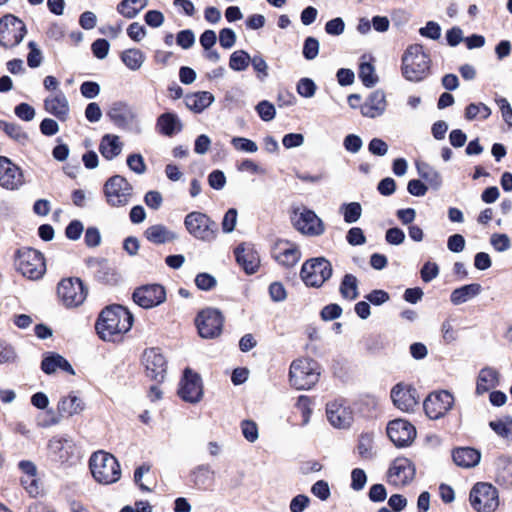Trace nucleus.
<instances>
[{"label": "nucleus", "mask_w": 512, "mask_h": 512, "mask_svg": "<svg viewBox=\"0 0 512 512\" xmlns=\"http://www.w3.org/2000/svg\"><path fill=\"white\" fill-rule=\"evenodd\" d=\"M419 34L432 40H438L441 36V27L437 22L428 21L425 27L419 29Z\"/></svg>", "instance_id": "nucleus-59"}, {"label": "nucleus", "mask_w": 512, "mask_h": 512, "mask_svg": "<svg viewBox=\"0 0 512 512\" xmlns=\"http://www.w3.org/2000/svg\"><path fill=\"white\" fill-rule=\"evenodd\" d=\"M107 115L115 125L125 127L127 123L128 107L124 102H115Z\"/></svg>", "instance_id": "nucleus-43"}, {"label": "nucleus", "mask_w": 512, "mask_h": 512, "mask_svg": "<svg viewBox=\"0 0 512 512\" xmlns=\"http://www.w3.org/2000/svg\"><path fill=\"white\" fill-rule=\"evenodd\" d=\"M241 430H242V434H243L244 438L251 443L255 442L259 437L258 427H257L256 423L253 421H250V420L242 421Z\"/></svg>", "instance_id": "nucleus-58"}, {"label": "nucleus", "mask_w": 512, "mask_h": 512, "mask_svg": "<svg viewBox=\"0 0 512 512\" xmlns=\"http://www.w3.org/2000/svg\"><path fill=\"white\" fill-rule=\"evenodd\" d=\"M214 101V96L207 91L188 94L185 97V104L190 110L201 113Z\"/></svg>", "instance_id": "nucleus-35"}, {"label": "nucleus", "mask_w": 512, "mask_h": 512, "mask_svg": "<svg viewBox=\"0 0 512 512\" xmlns=\"http://www.w3.org/2000/svg\"><path fill=\"white\" fill-rule=\"evenodd\" d=\"M489 426L498 436L508 438L512 434V417L507 416L504 420L491 421Z\"/></svg>", "instance_id": "nucleus-49"}, {"label": "nucleus", "mask_w": 512, "mask_h": 512, "mask_svg": "<svg viewBox=\"0 0 512 512\" xmlns=\"http://www.w3.org/2000/svg\"><path fill=\"white\" fill-rule=\"evenodd\" d=\"M452 457L457 466L471 468L480 462L481 454L474 448L461 447L453 451Z\"/></svg>", "instance_id": "nucleus-33"}, {"label": "nucleus", "mask_w": 512, "mask_h": 512, "mask_svg": "<svg viewBox=\"0 0 512 512\" xmlns=\"http://www.w3.org/2000/svg\"><path fill=\"white\" fill-rule=\"evenodd\" d=\"M41 369L46 374H52L61 369L71 375L75 374V371L71 364L61 355L57 353H50L44 357L41 363Z\"/></svg>", "instance_id": "nucleus-32"}, {"label": "nucleus", "mask_w": 512, "mask_h": 512, "mask_svg": "<svg viewBox=\"0 0 512 512\" xmlns=\"http://www.w3.org/2000/svg\"><path fill=\"white\" fill-rule=\"evenodd\" d=\"M358 279L353 274H345L339 287V292L343 299L353 301L359 296Z\"/></svg>", "instance_id": "nucleus-39"}, {"label": "nucleus", "mask_w": 512, "mask_h": 512, "mask_svg": "<svg viewBox=\"0 0 512 512\" xmlns=\"http://www.w3.org/2000/svg\"><path fill=\"white\" fill-rule=\"evenodd\" d=\"M26 26L22 20L12 14L0 19V45L5 48L17 46L26 34Z\"/></svg>", "instance_id": "nucleus-11"}, {"label": "nucleus", "mask_w": 512, "mask_h": 512, "mask_svg": "<svg viewBox=\"0 0 512 512\" xmlns=\"http://www.w3.org/2000/svg\"><path fill=\"white\" fill-rule=\"evenodd\" d=\"M57 293L65 307L76 308L84 303L88 290L80 278L70 277L59 282Z\"/></svg>", "instance_id": "nucleus-9"}, {"label": "nucleus", "mask_w": 512, "mask_h": 512, "mask_svg": "<svg viewBox=\"0 0 512 512\" xmlns=\"http://www.w3.org/2000/svg\"><path fill=\"white\" fill-rule=\"evenodd\" d=\"M430 64V57L423 46L412 44L402 56V75L410 82H420L429 75Z\"/></svg>", "instance_id": "nucleus-2"}, {"label": "nucleus", "mask_w": 512, "mask_h": 512, "mask_svg": "<svg viewBox=\"0 0 512 512\" xmlns=\"http://www.w3.org/2000/svg\"><path fill=\"white\" fill-rule=\"evenodd\" d=\"M192 480L198 487H207L212 480V471L207 465H200L192 472Z\"/></svg>", "instance_id": "nucleus-48"}, {"label": "nucleus", "mask_w": 512, "mask_h": 512, "mask_svg": "<svg viewBox=\"0 0 512 512\" xmlns=\"http://www.w3.org/2000/svg\"><path fill=\"white\" fill-rule=\"evenodd\" d=\"M490 243L498 252H505L511 247L510 238L506 234H493L491 236Z\"/></svg>", "instance_id": "nucleus-57"}, {"label": "nucleus", "mask_w": 512, "mask_h": 512, "mask_svg": "<svg viewBox=\"0 0 512 512\" xmlns=\"http://www.w3.org/2000/svg\"><path fill=\"white\" fill-rule=\"evenodd\" d=\"M303 56L307 60H313L319 53V41L314 37H307L303 45Z\"/></svg>", "instance_id": "nucleus-54"}, {"label": "nucleus", "mask_w": 512, "mask_h": 512, "mask_svg": "<svg viewBox=\"0 0 512 512\" xmlns=\"http://www.w3.org/2000/svg\"><path fill=\"white\" fill-rule=\"evenodd\" d=\"M95 330L103 341L124 342L128 333V308L119 304L105 307L96 320Z\"/></svg>", "instance_id": "nucleus-1"}, {"label": "nucleus", "mask_w": 512, "mask_h": 512, "mask_svg": "<svg viewBox=\"0 0 512 512\" xmlns=\"http://www.w3.org/2000/svg\"><path fill=\"white\" fill-rule=\"evenodd\" d=\"M84 410V401L74 393H70L69 395L62 397L57 405V411L61 417H72L80 414Z\"/></svg>", "instance_id": "nucleus-29"}, {"label": "nucleus", "mask_w": 512, "mask_h": 512, "mask_svg": "<svg viewBox=\"0 0 512 512\" xmlns=\"http://www.w3.org/2000/svg\"><path fill=\"white\" fill-rule=\"evenodd\" d=\"M238 212L235 208H230L224 214L221 227L224 233H231L237 224Z\"/></svg>", "instance_id": "nucleus-56"}, {"label": "nucleus", "mask_w": 512, "mask_h": 512, "mask_svg": "<svg viewBox=\"0 0 512 512\" xmlns=\"http://www.w3.org/2000/svg\"><path fill=\"white\" fill-rule=\"evenodd\" d=\"M416 167L419 176L428 182L433 189H438L442 185L441 175L434 167L424 162H418Z\"/></svg>", "instance_id": "nucleus-40"}, {"label": "nucleus", "mask_w": 512, "mask_h": 512, "mask_svg": "<svg viewBox=\"0 0 512 512\" xmlns=\"http://www.w3.org/2000/svg\"><path fill=\"white\" fill-rule=\"evenodd\" d=\"M416 434L415 427L404 419H395L388 423L387 435L397 447L409 446Z\"/></svg>", "instance_id": "nucleus-18"}, {"label": "nucleus", "mask_w": 512, "mask_h": 512, "mask_svg": "<svg viewBox=\"0 0 512 512\" xmlns=\"http://www.w3.org/2000/svg\"><path fill=\"white\" fill-rule=\"evenodd\" d=\"M237 263L243 267L247 274L257 271L260 260L257 252L250 245L240 244L234 251Z\"/></svg>", "instance_id": "nucleus-26"}, {"label": "nucleus", "mask_w": 512, "mask_h": 512, "mask_svg": "<svg viewBox=\"0 0 512 512\" xmlns=\"http://www.w3.org/2000/svg\"><path fill=\"white\" fill-rule=\"evenodd\" d=\"M23 183V175L18 166L6 157H0V185L6 189H17Z\"/></svg>", "instance_id": "nucleus-22"}, {"label": "nucleus", "mask_w": 512, "mask_h": 512, "mask_svg": "<svg viewBox=\"0 0 512 512\" xmlns=\"http://www.w3.org/2000/svg\"><path fill=\"white\" fill-rule=\"evenodd\" d=\"M499 384V373L493 367H484L479 371L476 382V393L484 394Z\"/></svg>", "instance_id": "nucleus-30"}, {"label": "nucleus", "mask_w": 512, "mask_h": 512, "mask_svg": "<svg viewBox=\"0 0 512 512\" xmlns=\"http://www.w3.org/2000/svg\"><path fill=\"white\" fill-rule=\"evenodd\" d=\"M133 300L140 307L150 309L166 300V291L158 284L146 285L134 291Z\"/></svg>", "instance_id": "nucleus-20"}, {"label": "nucleus", "mask_w": 512, "mask_h": 512, "mask_svg": "<svg viewBox=\"0 0 512 512\" xmlns=\"http://www.w3.org/2000/svg\"><path fill=\"white\" fill-rule=\"evenodd\" d=\"M295 407L300 411L302 416V426H306L311 417L312 409H311V399L306 395H301L298 397Z\"/></svg>", "instance_id": "nucleus-51"}, {"label": "nucleus", "mask_w": 512, "mask_h": 512, "mask_svg": "<svg viewBox=\"0 0 512 512\" xmlns=\"http://www.w3.org/2000/svg\"><path fill=\"white\" fill-rule=\"evenodd\" d=\"M89 468L95 481L102 485L116 483L122 475L117 459L112 454L102 450L91 455Z\"/></svg>", "instance_id": "nucleus-3"}, {"label": "nucleus", "mask_w": 512, "mask_h": 512, "mask_svg": "<svg viewBox=\"0 0 512 512\" xmlns=\"http://www.w3.org/2000/svg\"><path fill=\"white\" fill-rule=\"evenodd\" d=\"M491 109L484 103H471L465 109V118L469 121L476 119L480 116L482 119H487L491 115Z\"/></svg>", "instance_id": "nucleus-47"}, {"label": "nucleus", "mask_w": 512, "mask_h": 512, "mask_svg": "<svg viewBox=\"0 0 512 512\" xmlns=\"http://www.w3.org/2000/svg\"><path fill=\"white\" fill-rule=\"evenodd\" d=\"M45 110L61 121L67 120L69 116V103L63 92L50 95L44 100Z\"/></svg>", "instance_id": "nucleus-27"}, {"label": "nucleus", "mask_w": 512, "mask_h": 512, "mask_svg": "<svg viewBox=\"0 0 512 512\" xmlns=\"http://www.w3.org/2000/svg\"><path fill=\"white\" fill-rule=\"evenodd\" d=\"M300 276L306 286L319 288L332 276V265L323 257L309 259L302 265Z\"/></svg>", "instance_id": "nucleus-7"}, {"label": "nucleus", "mask_w": 512, "mask_h": 512, "mask_svg": "<svg viewBox=\"0 0 512 512\" xmlns=\"http://www.w3.org/2000/svg\"><path fill=\"white\" fill-rule=\"evenodd\" d=\"M178 395L188 403H198L203 397V384L200 375L186 368L179 383Z\"/></svg>", "instance_id": "nucleus-13"}, {"label": "nucleus", "mask_w": 512, "mask_h": 512, "mask_svg": "<svg viewBox=\"0 0 512 512\" xmlns=\"http://www.w3.org/2000/svg\"><path fill=\"white\" fill-rule=\"evenodd\" d=\"M275 260L285 266L293 267L301 258V252L297 245L288 241H278L273 250Z\"/></svg>", "instance_id": "nucleus-24"}, {"label": "nucleus", "mask_w": 512, "mask_h": 512, "mask_svg": "<svg viewBox=\"0 0 512 512\" xmlns=\"http://www.w3.org/2000/svg\"><path fill=\"white\" fill-rule=\"evenodd\" d=\"M251 57L244 50L234 51L229 59V67L234 71H244L249 66Z\"/></svg>", "instance_id": "nucleus-45"}, {"label": "nucleus", "mask_w": 512, "mask_h": 512, "mask_svg": "<svg viewBox=\"0 0 512 512\" xmlns=\"http://www.w3.org/2000/svg\"><path fill=\"white\" fill-rule=\"evenodd\" d=\"M454 404V398L448 391L431 393L423 403L426 415L430 419H439L451 410Z\"/></svg>", "instance_id": "nucleus-16"}, {"label": "nucleus", "mask_w": 512, "mask_h": 512, "mask_svg": "<svg viewBox=\"0 0 512 512\" xmlns=\"http://www.w3.org/2000/svg\"><path fill=\"white\" fill-rule=\"evenodd\" d=\"M146 238L154 244H164L175 238L173 232L161 224L153 225L145 231Z\"/></svg>", "instance_id": "nucleus-36"}, {"label": "nucleus", "mask_w": 512, "mask_h": 512, "mask_svg": "<svg viewBox=\"0 0 512 512\" xmlns=\"http://www.w3.org/2000/svg\"><path fill=\"white\" fill-rule=\"evenodd\" d=\"M386 105L385 93L382 90H375L360 106L361 114L368 118L379 117L385 112Z\"/></svg>", "instance_id": "nucleus-25"}, {"label": "nucleus", "mask_w": 512, "mask_h": 512, "mask_svg": "<svg viewBox=\"0 0 512 512\" xmlns=\"http://www.w3.org/2000/svg\"><path fill=\"white\" fill-rule=\"evenodd\" d=\"M157 127L162 134L172 136L181 130L182 125L176 115L165 113L159 117Z\"/></svg>", "instance_id": "nucleus-37"}, {"label": "nucleus", "mask_w": 512, "mask_h": 512, "mask_svg": "<svg viewBox=\"0 0 512 512\" xmlns=\"http://www.w3.org/2000/svg\"><path fill=\"white\" fill-rule=\"evenodd\" d=\"M496 482L505 487H512V457L502 455L495 460Z\"/></svg>", "instance_id": "nucleus-31"}, {"label": "nucleus", "mask_w": 512, "mask_h": 512, "mask_svg": "<svg viewBox=\"0 0 512 512\" xmlns=\"http://www.w3.org/2000/svg\"><path fill=\"white\" fill-rule=\"evenodd\" d=\"M184 224L188 232L196 239L212 242L218 235V226L208 215L191 212L186 215Z\"/></svg>", "instance_id": "nucleus-6"}, {"label": "nucleus", "mask_w": 512, "mask_h": 512, "mask_svg": "<svg viewBox=\"0 0 512 512\" xmlns=\"http://www.w3.org/2000/svg\"><path fill=\"white\" fill-rule=\"evenodd\" d=\"M359 78L363 85L370 88L378 83V76L375 73L374 66L366 61H362L359 65Z\"/></svg>", "instance_id": "nucleus-44"}, {"label": "nucleus", "mask_w": 512, "mask_h": 512, "mask_svg": "<svg viewBox=\"0 0 512 512\" xmlns=\"http://www.w3.org/2000/svg\"><path fill=\"white\" fill-rule=\"evenodd\" d=\"M367 475L363 469L355 468L351 472V488L360 491L365 487Z\"/></svg>", "instance_id": "nucleus-60"}, {"label": "nucleus", "mask_w": 512, "mask_h": 512, "mask_svg": "<svg viewBox=\"0 0 512 512\" xmlns=\"http://www.w3.org/2000/svg\"><path fill=\"white\" fill-rule=\"evenodd\" d=\"M357 451L362 459L369 460L374 456L373 436L370 433H363L359 437Z\"/></svg>", "instance_id": "nucleus-46"}, {"label": "nucleus", "mask_w": 512, "mask_h": 512, "mask_svg": "<svg viewBox=\"0 0 512 512\" xmlns=\"http://www.w3.org/2000/svg\"><path fill=\"white\" fill-rule=\"evenodd\" d=\"M28 47L30 52L27 56V64L31 68H36L42 63V52L33 41L29 42Z\"/></svg>", "instance_id": "nucleus-61"}, {"label": "nucleus", "mask_w": 512, "mask_h": 512, "mask_svg": "<svg viewBox=\"0 0 512 512\" xmlns=\"http://www.w3.org/2000/svg\"><path fill=\"white\" fill-rule=\"evenodd\" d=\"M151 469L152 465L145 462L137 466L134 471L133 483L142 493H151L154 489L155 481Z\"/></svg>", "instance_id": "nucleus-28"}, {"label": "nucleus", "mask_w": 512, "mask_h": 512, "mask_svg": "<svg viewBox=\"0 0 512 512\" xmlns=\"http://www.w3.org/2000/svg\"><path fill=\"white\" fill-rule=\"evenodd\" d=\"M255 110L259 117L265 122L272 121L276 116V109L274 105L267 100L260 101L256 105Z\"/></svg>", "instance_id": "nucleus-53"}, {"label": "nucleus", "mask_w": 512, "mask_h": 512, "mask_svg": "<svg viewBox=\"0 0 512 512\" xmlns=\"http://www.w3.org/2000/svg\"><path fill=\"white\" fill-rule=\"evenodd\" d=\"M216 279L211 274L200 273L195 278V284L200 290L208 291L216 286Z\"/></svg>", "instance_id": "nucleus-64"}, {"label": "nucleus", "mask_w": 512, "mask_h": 512, "mask_svg": "<svg viewBox=\"0 0 512 512\" xmlns=\"http://www.w3.org/2000/svg\"><path fill=\"white\" fill-rule=\"evenodd\" d=\"M106 202L112 207H123L128 203V181L120 175L110 177L104 184Z\"/></svg>", "instance_id": "nucleus-15"}, {"label": "nucleus", "mask_w": 512, "mask_h": 512, "mask_svg": "<svg viewBox=\"0 0 512 512\" xmlns=\"http://www.w3.org/2000/svg\"><path fill=\"white\" fill-rule=\"evenodd\" d=\"M339 212L342 214L345 223L352 224L361 218L362 206L359 202L343 203Z\"/></svg>", "instance_id": "nucleus-42"}, {"label": "nucleus", "mask_w": 512, "mask_h": 512, "mask_svg": "<svg viewBox=\"0 0 512 512\" xmlns=\"http://www.w3.org/2000/svg\"><path fill=\"white\" fill-rule=\"evenodd\" d=\"M99 150L103 157L110 160L120 154L122 145L117 136L105 135L101 140Z\"/></svg>", "instance_id": "nucleus-38"}, {"label": "nucleus", "mask_w": 512, "mask_h": 512, "mask_svg": "<svg viewBox=\"0 0 512 512\" xmlns=\"http://www.w3.org/2000/svg\"><path fill=\"white\" fill-rule=\"evenodd\" d=\"M96 276L100 281L111 285L117 284L120 278L116 268L106 260L98 262Z\"/></svg>", "instance_id": "nucleus-41"}, {"label": "nucleus", "mask_w": 512, "mask_h": 512, "mask_svg": "<svg viewBox=\"0 0 512 512\" xmlns=\"http://www.w3.org/2000/svg\"><path fill=\"white\" fill-rule=\"evenodd\" d=\"M141 364L147 378L162 383L167 374L168 363L160 348L152 347L143 351Z\"/></svg>", "instance_id": "nucleus-10"}, {"label": "nucleus", "mask_w": 512, "mask_h": 512, "mask_svg": "<svg viewBox=\"0 0 512 512\" xmlns=\"http://www.w3.org/2000/svg\"><path fill=\"white\" fill-rule=\"evenodd\" d=\"M469 501L477 512H494L499 506V493L493 485L479 482L471 489Z\"/></svg>", "instance_id": "nucleus-8"}, {"label": "nucleus", "mask_w": 512, "mask_h": 512, "mask_svg": "<svg viewBox=\"0 0 512 512\" xmlns=\"http://www.w3.org/2000/svg\"><path fill=\"white\" fill-rule=\"evenodd\" d=\"M482 291V287L478 283H471L461 286L452 291L450 301L454 305H461L478 296Z\"/></svg>", "instance_id": "nucleus-34"}, {"label": "nucleus", "mask_w": 512, "mask_h": 512, "mask_svg": "<svg viewBox=\"0 0 512 512\" xmlns=\"http://www.w3.org/2000/svg\"><path fill=\"white\" fill-rule=\"evenodd\" d=\"M495 102L501 111V115H502L504 122L509 127H512V107H511L509 101L504 97H498L495 99Z\"/></svg>", "instance_id": "nucleus-62"}, {"label": "nucleus", "mask_w": 512, "mask_h": 512, "mask_svg": "<svg viewBox=\"0 0 512 512\" xmlns=\"http://www.w3.org/2000/svg\"><path fill=\"white\" fill-rule=\"evenodd\" d=\"M326 415L329 423L337 429L349 428L353 422V412L342 399L327 403Z\"/></svg>", "instance_id": "nucleus-17"}, {"label": "nucleus", "mask_w": 512, "mask_h": 512, "mask_svg": "<svg viewBox=\"0 0 512 512\" xmlns=\"http://www.w3.org/2000/svg\"><path fill=\"white\" fill-rule=\"evenodd\" d=\"M50 456L60 462H67L75 456L76 445L69 437H53L48 443Z\"/></svg>", "instance_id": "nucleus-23"}, {"label": "nucleus", "mask_w": 512, "mask_h": 512, "mask_svg": "<svg viewBox=\"0 0 512 512\" xmlns=\"http://www.w3.org/2000/svg\"><path fill=\"white\" fill-rule=\"evenodd\" d=\"M391 399L399 410L412 412L418 405L419 396L411 385L398 383L391 390Z\"/></svg>", "instance_id": "nucleus-21"}, {"label": "nucleus", "mask_w": 512, "mask_h": 512, "mask_svg": "<svg viewBox=\"0 0 512 512\" xmlns=\"http://www.w3.org/2000/svg\"><path fill=\"white\" fill-rule=\"evenodd\" d=\"M15 265L24 277L31 280L40 279L46 271L43 255L31 248H23L17 252Z\"/></svg>", "instance_id": "nucleus-5"}, {"label": "nucleus", "mask_w": 512, "mask_h": 512, "mask_svg": "<svg viewBox=\"0 0 512 512\" xmlns=\"http://www.w3.org/2000/svg\"><path fill=\"white\" fill-rule=\"evenodd\" d=\"M195 322L202 338H215L222 331L223 316L218 310L207 308L197 315Z\"/></svg>", "instance_id": "nucleus-14"}, {"label": "nucleus", "mask_w": 512, "mask_h": 512, "mask_svg": "<svg viewBox=\"0 0 512 512\" xmlns=\"http://www.w3.org/2000/svg\"><path fill=\"white\" fill-rule=\"evenodd\" d=\"M343 146L346 151L355 154L361 150L363 141L358 135L349 134L344 138Z\"/></svg>", "instance_id": "nucleus-63"}, {"label": "nucleus", "mask_w": 512, "mask_h": 512, "mask_svg": "<svg viewBox=\"0 0 512 512\" xmlns=\"http://www.w3.org/2000/svg\"><path fill=\"white\" fill-rule=\"evenodd\" d=\"M289 383L297 390H309L319 381V364L311 358H298L289 368Z\"/></svg>", "instance_id": "nucleus-4"}, {"label": "nucleus", "mask_w": 512, "mask_h": 512, "mask_svg": "<svg viewBox=\"0 0 512 512\" xmlns=\"http://www.w3.org/2000/svg\"><path fill=\"white\" fill-rule=\"evenodd\" d=\"M297 93L304 98H312L317 90L315 82L307 77L301 78L296 86Z\"/></svg>", "instance_id": "nucleus-52"}, {"label": "nucleus", "mask_w": 512, "mask_h": 512, "mask_svg": "<svg viewBox=\"0 0 512 512\" xmlns=\"http://www.w3.org/2000/svg\"><path fill=\"white\" fill-rule=\"evenodd\" d=\"M292 222L294 227L302 234L319 236L325 231L323 221L316 213L307 208H297L293 211Z\"/></svg>", "instance_id": "nucleus-12"}, {"label": "nucleus", "mask_w": 512, "mask_h": 512, "mask_svg": "<svg viewBox=\"0 0 512 512\" xmlns=\"http://www.w3.org/2000/svg\"><path fill=\"white\" fill-rule=\"evenodd\" d=\"M0 126L7 135H9L11 138L15 139L18 142H22L27 139L26 133L17 124L0 122Z\"/></svg>", "instance_id": "nucleus-55"}, {"label": "nucleus", "mask_w": 512, "mask_h": 512, "mask_svg": "<svg viewBox=\"0 0 512 512\" xmlns=\"http://www.w3.org/2000/svg\"><path fill=\"white\" fill-rule=\"evenodd\" d=\"M231 145L235 150L244 153H256L258 151L256 142L245 137H233L231 139Z\"/></svg>", "instance_id": "nucleus-50"}, {"label": "nucleus", "mask_w": 512, "mask_h": 512, "mask_svg": "<svg viewBox=\"0 0 512 512\" xmlns=\"http://www.w3.org/2000/svg\"><path fill=\"white\" fill-rule=\"evenodd\" d=\"M415 476L413 463L405 457L396 458L387 473L388 482L394 486H404L410 483Z\"/></svg>", "instance_id": "nucleus-19"}]
</instances>
